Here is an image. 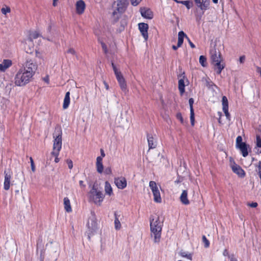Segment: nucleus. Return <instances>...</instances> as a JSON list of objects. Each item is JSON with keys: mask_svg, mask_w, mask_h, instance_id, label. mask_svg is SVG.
<instances>
[{"mask_svg": "<svg viewBox=\"0 0 261 261\" xmlns=\"http://www.w3.org/2000/svg\"><path fill=\"white\" fill-rule=\"evenodd\" d=\"M162 226L163 222L160 221L159 217L150 218L151 237L153 238L154 243H159L160 241Z\"/></svg>", "mask_w": 261, "mask_h": 261, "instance_id": "nucleus-1", "label": "nucleus"}, {"mask_svg": "<svg viewBox=\"0 0 261 261\" xmlns=\"http://www.w3.org/2000/svg\"><path fill=\"white\" fill-rule=\"evenodd\" d=\"M128 0H117L113 3L112 15L116 20H117L120 14L126 10Z\"/></svg>", "mask_w": 261, "mask_h": 261, "instance_id": "nucleus-3", "label": "nucleus"}, {"mask_svg": "<svg viewBox=\"0 0 261 261\" xmlns=\"http://www.w3.org/2000/svg\"><path fill=\"white\" fill-rule=\"evenodd\" d=\"M249 205L252 207H256L257 206V203L256 202H252L249 204Z\"/></svg>", "mask_w": 261, "mask_h": 261, "instance_id": "nucleus-53", "label": "nucleus"}, {"mask_svg": "<svg viewBox=\"0 0 261 261\" xmlns=\"http://www.w3.org/2000/svg\"><path fill=\"white\" fill-rule=\"evenodd\" d=\"M66 163L68 164V168L70 169H71L73 168V163L72 161L70 159H67L66 160Z\"/></svg>", "mask_w": 261, "mask_h": 261, "instance_id": "nucleus-42", "label": "nucleus"}, {"mask_svg": "<svg viewBox=\"0 0 261 261\" xmlns=\"http://www.w3.org/2000/svg\"><path fill=\"white\" fill-rule=\"evenodd\" d=\"M64 208L66 212H71L72 211V208L70 205V200L67 197H65L64 198Z\"/></svg>", "mask_w": 261, "mask_h": 261, "instance_id": "nucleus-25", "label": "nucleus"}, {"mask_svg": "<svg viewBox=\"0 0 261 261\" xmlns=\"http://www.w3.org/2000/svg\"><path fill=\"white\" fill-rule=\"evenodd\" d=\"M62 131L61 128H56L55 133L53 134L54 144L53 151L60 152L62 148Z\"/></svg>", "mask_w": 261, "mask_h": 261, "instance_id": "nucleus-7", "label": "nucleus"}, {"mask_svg": "<svg viewBox=\"0 0 261 261\" xmlns=\"http://www.w3.org/2000/svg\"><path fill=\"white\" fill-rule=\"evenodd\" d=\"M114 182L119 189H124L127 186L126 179L122 176L115 178Z\"/></svg>", "mask_w": 261, "mask_h": 261, "instance_id": "nucleus-12", "label": "nucleus"}, {"mask_svg": "<svg viewBox=\"0 0 261 261\" xmlns=\"http://www.w3.org/2000/svg\"><path fill=\"white\" fill-rule=\"evenodd\" d=\"M115 220H114V224H115V228L116 230H119L121 228V223L120 222V220L119 219V217L120 216V215H118L117 213H115Z\"/></svg>", "mask_w": 261, "mask_h": 261, "instance_id": "nucleus-26", "label": "nucleus"}, {"mask_svg": "<svg viewBox=\"0 0 261 261\" xmlns=\"http://www.w3.org/2000/svg\"><path fill=\"white\" fill-rule=\"evenodd\" d=\"M51 25L48 26V28H47V31H48V32H50V30H51Z\"/></svg>", "mask_w": 261, "mask_h": 261, "instance_id": "nucleus-63", "label": "nucleus"}, {"mask_svg": "<svg viewBox=\"0 0 261 261\" xmlns=\"http://www.w3.org/2000/svg\"><path fill=\"white\" fill-rule=\"evenodd\" d=\"M149 187L152 192L154 201L157 203H161L162 199L160 191L157 187L156 182L154 181H150L149 182Z\"/></svg>", "mask_w": 261, "mask_h": 261, "instance_id": "nucleus-10", "label": "nucleus"}, {"mask_svg": "<svg viewBox=\"0 0 261 261\" xmlns=\"http://www.w3.org/2000/svg\"><path fill=\"white\" fill-rule=\"evenodd\" d=\"M67 53L68 54H71L72 55H74L75 54V51L74 49L72 48H69L67 51Z\"/></svg>", "mask_w": 261, "mask_h": 261, "instance_id": "nucleus-49", "label": "nucleus"}, {"mask_svg": "<svg viewBox=\"0 0 261 261\" xmlns=\"http://www.w3.org/2000/svg\"><path fill=\"white\" fill-rule=\"evenodd\" d=\"M75 6L76 11L77 14H82L84 13L86 8V5L83 0L78 1L76 3Z\"/></svg>", "mask_w": 261, "mask_h": 261, "instance_id": "nucleus-18", "label": "nucleus"}, {"mask_svg": "<svg viewBox=\"0 0 261 261\" xmlns=\"http://www.w3.org/2000/svg\"><path fill=\"white\" fill-rule=\"evenodd\" d=\"M199 63L203 67H206L207 65L206 58L204 56H200L199 57Z\"/></svg>", "mask_w": 261, "mask_h": 261, "instance_id": "nucleus-31", "label": "nucleus"}, {"mask_svg": "<svg viewBox=\"0 0 261 261\" xmlns=\"http://www.w3.org/2000/svg\"><path fill=\"white\" fill-rule=\"evenodd\" d=\"M187 39L188 40V41L190 46L191 47V48H194L195 47V45L191 42V41L190 40V39H189V38L188 36L187 37Z\"/></svg>", "mask_w": 261, "mask_h": 261, "instance_id": "nucleus-47", "label": "nucleus"}, {"mask_svg": "<svg viewBox=\"0 0 261 261\" xmlns=\"http://www.w3.org/2000/svg\"><path fill=\"white\" fill-rule=\"evenodd\" d=\"M139 29L145 41H147L148 38V24L144 22L138 24Z\"/></svg>", "mask_w": 261, "mask_h": 261, "instance_id": "nucleus-11", "label": "nucleus"}, {"mask_svg": "<svg viewBox=\"0 0 261 261\" xmlns=\"http://www.w3.org/2000/svg\"><path fill=\"white\" fill-rule=\"evenodd\" d=\"M222 110L228 120H230V115L228 112V101L227 97L223 96L222 98Z\"/></svg>", "mask_w": 261, "mask_h": 261, "instance_id": "nucleus-13", "label": "nucleus"}, {"mask_svg": "<svg viewBox=\"0 0 261 261\" xmlns=\"http://www.w3.org/2000/svg\"><path fill=\"white\" fill-rule=\"evenodd\" d=\"M79 184H80V186L82 187V188H84L85 187V185L84 184V181L83 180H80L79 181Z\"/></svg>", "mask_w": 261, "mask_h": 261, "instance_id": "nucleus-54", "label": "nucleus"}, {"mask_svg": "<svg viewBox=\"0 0 261 261\" xmlns=\"http://www.w3.org/2000/svg\"><path fill=\"white\" fill-rule=\"evenodd\" d=\"M237 148H239V149L241 150L242 155L244 157H246L248 155V152L246 143H242V144L238 146Z\"/></svg>", "mask_w": 261, "mask_h": 261, "instance_id": "nucleus-24", "label": "nucleus"}, {"mask_svg": "<svg viewBox=\"0 0 261 261\" xmlns=\"http://www.w3.org/2000/svg\"><path fill=\"white\" fill-rule=\"evenodd\" d=\"M256 72L258 73H259L260 75L261 76V68L260 67L257 66L256 67Z\"/></svg>", "mask_w": 261, "mask_h": 261, "instance_id": "nucleus-56", "label": "nucleus"}, {"mask_svg": "<svg viewBox=\"0 0 261 261\" xmlns=\"http://www.w3.org/2000/svg\"><path fill=\"white\" fill-rule=\"evenodd\" d=\"M190 121L192 126L194 125V111H190Z\"/></svg>", "mask_w": 261, "mask_h": 261, "instance_id": "nucleus-37", "label": "nucleus"}, {"mask_svg": "<svg viewBox=\"0 0 261 261\" xmlns=\"http://www.w3.org/2000/svg\"><path fill=\"white\" fill-rule=\"evenodd\" d=\"M32 78L26 72L20 68L15 76L14 84L17 86H24L31 81Z\"/></svg>", "mask_w": 261, "mask_h": 261, "instance_id": "nucleus-4", "label": "nucleus"}, {"mask_svg": "<svg viewBox=\"0 0 261 261\" xmlns=\"http://www.w3.org/2000/svg\"><path fill=\"white\" fill-rule=\"evenodd\" d=\"M246 57L244 55L241 56L239 58V62L240 63L243 64L244 63Z\"/></svg>", "mask_w": 261, "mask_h": 261, "instance_id": "nucleus-46", "label": "nucleus"}, {"mask_svg": "<svg viewBox=\"0 0 261 261\" xmlns=\"http://www.w3.org/2000/svg\"><path fill=\"white\" fill-rule=\"evenodd\" d=\"M111 65L121 89L125 93H126L128 91V90L127 89L126 81L123 76L122 75L121 72L118 70L117 68L113 62H112Z\"/></svg>", "mask_w": 261, "mask_h": 261, "instance_id": "nucleus-9", "label": "nucleus"}, {"mask_svg": "<svg viewBox=\"0 0 261 261\" xmlns=\"http://www.w3.org/2000/svg\"><path fill=\"white\" fill-rule=\"evenodd\" d=\"M89 197L94 203L100 205L104 199V195L102 192L98 190L94 185L89 192Z\"/></svg>", "mask_w": 261, "mask_h": 261, "instance_id": "nucleus-8", "label": "nucleus"}, {"mask_svg": "<svg viewBox=\"0 0 261 261\" xmlns=\"http://www.w3.org/2000/svg\"><path fill=\"white\" fill-rule=\"evenodd\" d=\"M242 143H245L244 142H242V138L241 136H239L237 137L236 139V147H238V146H240Z\"/></svg>", "mask_w": 261, "mask_h": 261, "instance_id": "nucleus-35", "label": "nucleus"}, {"mask_svg": "<svg viewBox=\"0 0 261 261\" xmlns=\"http://www.w3.org/2000/svg\"><path fill=\"white\" fill-rule=\"evenodd\" d=\"M38 68V65L34 60L30 59L29 57H26V62L23 67L20 69L23 71L26 72L32 77L34 75Z\"/></svg>", "mask_w": 261, "mask_h": 261, "instance_id": "nucleus-6", "label": "nucleus"}, {"mask_svg": "<svg viewBox=\"0 0 261 261\" xmlns=\"http://www.w3.org/2000/svg\"><path fill=\"white\" fill-rule=\"evenodd\" d=\"M179 255L182 257L187 258V259H188L190 260H192L193 254L191 253L186 252V251H181L179 252Z\"/></svg>", "mask_w": 261, "mask_h": 261, "instance_id": "nucleus-28", "label": "nucleus"}, {"mask_svg": "<svg viewBox=\"0 0 261 261\" xmlns=\"http://www.w3.org/2000/svg\"><path fill=\"white\" fill-rule=\"evenodd\" d=\"M194 2L197 7L202 11L207 10L210 4V0H194Z\"/></svg>", "mask_w": 261, "mask_h": 261, "instance_id": "nucleus-14", "label": "nucleus"}, {"mask_svg": "<svg viewBox=\"0 0 261 261\" xmlns=\"http://www.w3.org/2000/svg\"><path fill=\"white\" fill-rule=\"evenodd\" d=\"M70 92H67L65 94V97L63 101V108L65 110L67 109L70 104Z\"/></svg>", "mask_w": 261, "mask_h": 261, "instance_id": "nucleus-22", "label": "nucleus"}, {"mask_svg": "<svg viewBox=\"0 0 261 261\" xmlns=\"http://www.w3.org/2000/svg\"><path fill=\"white\" fill-rule=\"evenodd\" d=\"M101 47L105 54H107L108 53V49L107 48V45L104 43H101Z\"/></svg>", "mask_w": 261, "mask_h": 261, "instance_id": "nucleus-45", "label": "nucleus"}, {"mask_svg": "<svg viewBox=\"0 0 261 261\" xmlns=\"http://www.w3.org/2000/svg\"><path fill=\"white\" fill-rule=\"evenodd\" d=\"M44 81L46 82L47 83H49V78L48 77H45V78H44Z\"/></svg>", "mask_w": 261, "mask_h": 261, "instance_id": "nucleus-61", "label": "nucleus"}, {"mask_svg": "<svg viewBox=\"0 0 261 261\" xmlns=\"http://www.w3.org/2000/svg\"><path fill=\"white\" fill-rule=\"evenodd\" d=\"M149 149H154L157 146V142L155 139L150 134L147 135Z\"/></svg>", "mask_w": 261, "mask_h": 261, "instance_id": "nucleus-19", "label": "nucleus"}, {"mask_svg": "<svg viewBox=\"0 0 261 261\" xmlns=\"http://www.w3.org/2000/svg\"><path fill=\"white\" fill-rule=\"evenodd\" d=\"M96 170L98 173H102L103 171L102 163H96Z\"/></svg>", "mask_w": 261, "mask_h": 261, "instance_id": "nucleus-32", "label": "nucleus"}, {"mask_svg": "<svg viewBox=\"0 0 261 261\" xmlns=\"http://www.w3.org/2000/svg\"><path fill=\"white\" fill-rule=\"evenodd\" d=\"M256 167L258 168V174H261V161H259L258 162V164Z\"/></svg>", "mask_w": 261, "mask_h": 261, "instance_id": "nucleus-48", "label": "nucleus"}, {"mask_svg": "<svg viewBox=\"0 0 261 261\" xmlns=\"http://www.w3.org/2000/svg\"><path fill=\"white\" fill-rule=\"evenodd\" d=\"M5 180L4 183V188L5 190H8L10 189V180L11 175L9 172L4 171Z\"/></svg>", "mask_w": 261, "mask_h": 261, "instance_id": "nucleus-17", "label": "nucleus"}, {"mask_svg": "<svg viewBox=\"0 0 261 261\" xmlns=\"http://www.w3.org/2000/svg\"><path fill=\"white\" fill-rule=\"evenodd\" d=\"M102 157H101V156L97 157V158H96V163H102Z\"/></svg>", "mask_w": 261, "mask_h": 261, "instance_id": "nucleus-52", "label": "nucleus"}, {"mask_svg": "<svg viewBox=\"0 0 261 261\" xmlns=\"http://www.w3.org/2000/svg\"><path fill=\"white\" fill-rule=\"evenodd\" d=\"M210 53L212 63L215 66V70L218 74H220L224 68V65L221 64V54L216 48L211 49Z\"/></svg>", "mask_w": 261, "mask_h": 261, "instance_id": "nucleus-2", "label": "nucleus"}, {"mask_svg": "<svg viewBox=\"0 0 261 261\" xmlns=\"http://www.w3.org/2000/svg\"><path fill=\"white\" fill-rule=\"evenodd\" d=\"M189 103L190 105V111H194L193 105L194 103V99L192 98H190L189 100Z\"/></svg>", "mask_w": 261, "mask_h": 261, "instance_id": "nucleus-41", "label": "nucleus"}, {"mask_svg": "<svg viewBox=\"0 0 261 261\" xmlns=\"http://www.w3.org/2000/svg\"><path fill=\"white\" fill-rule=\"evenodd\" d=\"M142 1V0H130L131 4L133 6H138Z\"/></svg>", "mask_w": 261, "mask_h": 261, "instance_id": "nucleus-38", "label": "nucleus"}, {"mask_svg": "<svg viewBox=\"0 0 261 261\" xmlns=\"http://www.w3.org/2000/svg\"><path fill=\"white\" fill-rule=\"evenodd\" d=\"M100 154H101L100 156L102 157V158L105 156V153L102 149H100Z\"/></svg>", "mask_w": 261, "mask_h": 261, "instance_id": "nucleus-55", "label": "nucleus"}, {"mask_svg": "<svg viewBox=\"0 0 261 261\" xmlns=\"http://www.w3.org/2000/svg\"><path fill=\"white\" fill-rule=\"evenodd\" d=\"M58 0H53V5L55 7L57 6V2L58 1Z\"/></svg>", "mask_w": 261, "mask_h": 261, "instance_id": "nucleus-60", "label": "nucleus"}, {"mask_svg": "<svg viewBox=\"0 0 261 261\" xmlns=\"http://www.w3.org/2000/svg\"><path fill=\"white\" fill-rule=\"evenodd\" d=\"M10 11V8L8 7H7L6 8H3L1 10L2 13L5 15H6L8 13H9Z\"/></svg>", "mask_w": 261, "mask_h": 261, "instance_id": "nucleus-39", "label": "nucleus"}, {"mask_svg": "<svg viewBox=\"0 0 261 261\" xmlns=\"http://www.w3.org/2000/svg\"><path fill=\"white\" fill-rule=\"evenodd\" d=\"M87 230L86 233L88 239L90 240L91 237L93 236L97 230V224L96 216L94 212H91L88 221L86 224Z\"/></svg>", "mask_w": 261, "mask_h": 261, "instance_id": "nucleus-5", "label": "nucleus"}, {"mask_svg": "<svg viewBox=\"0 0 261 261\" xmlns=\"http://www.w3.org/2000/svg\"><path fill=\"white\" fill-rule=\"evenodd\" d=\"M202 242L204 243V247L205 248H208L210 246V242L206 239L205 236H203L202 237Z\"/></svg>", "mask_w": 261, "mask_h": 261, "instance_id": "nucleus-33", "label": "nucleus"}, {"mask_svg": "<svg viewBox=\"0 0 261 261\" xmlns=\"http://www.w3.org/2000/svg\"><path fill=\"white\" fill-rule=\"evenodd\" d=\"M223 255L224 256H227L228 257H229V256H231V255H229L228 251V250H227L226 249H225L223 251Z\"/></svg>", "mask_w": 261, "mask_h": 261, "instance_id": "nucleus-50", "label": "nucleus"}, {"mask_svg": "<svg viewBox=\"0 0 261 261\" xmlns=\"http://www.w3.org/2000/svg\"><path fill=\"white\" fill-rule=\"evenodd\" d=\"M104 173L106 174H112V170H111V167H107L104 170Z\"/></svg>", "mask_w": 261, "mask_h": 261, "instance_id": "nucleus-44", "label": "nucleus"}, {"mask_svg": "<svg viewBox=\"0 0 261 261\" xmlns=\"http://www.w3.org/2000/svg\"><path fill=\"white\" fill-rule=\"evenodd\" d=\"M40 36V34L37 31H33L30 33L29 40L32 42L33 39L38 38Z\"/></svg>", "mask_w": 261, "mask_h": 261, "instance_id": "nucleus-30", "label": "nucleus"}, {"mask_svg": "<svg viewBox=\"0 0 261 261\" xmlns=\"http://www.w3.org/2000/svg\"><path fill=\"white\" fill-rule=\"evenodd\" d=\"M176 118L179 120L181 123H184V119L180 113H178L176 114Z\"/></svg>", "mask_w": 261, "mask_h": 261, "instance_id": "nucleus-43", "label": "nucleus"}, {"mask_svg": "<svg viewBox=\"0 0 261 261\" xmlns=\"http://www.w3.org/2000/svg\"><path fill=\"white\" fill-rule=\"evenodd\" d=\"M180 46H178V44H177L176 46V45H172V48L174 49V50H176L178 47H179Z\"/></svg>", "mask_w": 261, "mask_h": 261, "instance_id": "nucleus-58", "label": "nucleus"}, {"mask_svg": "<svg viewBox=\"0 0 261 261\" xmlns=\"http://www.w3.org/2000/svg\"><path fill=\"white\" fill-rule=\"evenodd\" d=\"M103 84H104V85H105V87L106 89L107 90H109V85L108 84V83H107L105 81H104L103 82Z\"/></svg>", "mask_w": 261, "mask_h": 261, "instance_id": "nucleus-57", "label": "nucleus"}, {"mask_svg": "<svg viewBox=\"0 0 261 261\" xmlns=\"http://www.w3.org/2000/svg\"><path fill=\"white\" fill-rule=\"evenodd\" d=\"M140 12L141 16L145 18L151 19L153 18V13L150 9L140 8Z\"/></svg>", "mask_w": 261, "mask_h": 261, "instance_id": "nucleus-16", "label": "nucleus"}, {"mask_svg": "<svg viewBox=\"0 0 261 261\" xmlns=\"http://www.w3.org/2000/svg\"><path fill=\"white\" fill-rule=\"evenodd\" d=\"M31 169L32 170V171L34 172L35 171V165H31Z\"/></svg>", "mask_w": 261, "mask_h": 261, "instance_id": "nucleus-59", "label": "nucleus"}, {"mask_svg": "<svg viewBox=\"0 0 261 261\" xmlns=\"http://www.w3.org/2000/svg\"><path fill=\"white\" fill-rule=\"evenodd\" d=\"M256 143L257 147H261V138L259 136H256Z\"/></svg>", "mask_w": 261, "mask_h": 261, "instance_id": "nucleus-40", "label": "nucleus"}, {"mask_svg": "<svg viewBox=\"0 0 261 261\" xmlns=\"http://www.w3.org/2000/svg\"><path fill=\"white\" fill-rule=\"evenodd\" d=\"M185 87L184 80L182 79H180L178 81V89L181 94L185 92Z\"/></svg>", "mask_w": 261, "mask_h": 261, "instance_id": "nucleus-29", "label": "nucleus"}, {"mask_svg": "<svg viewBox=\"0 0 261 261\" xmlns=\"http://www.w3.org/2000/svg\"><path fill=\"white\" fill-rule=\"evenodd\" d=\"M30 161H31V165L34 164L33 160V159H32V157L30 158Z\"/></svg>", "mask_w": 261, "mask_h": 261, "instance_id": "nucleus-62", "label": "nucleus"}, {"mask_svg": "<svg viewBox=\"0 0 261 261\" xmlns=\"http://www.w3.org/2000/svg\"><path fill=\"white\" fill-rule=\"evenodd\" d=\"M105 191L106 194L111 196L113 194L112 187L108 181L105 182Z\"/></svg>", "mask_w": 261, "mask_h": 261, "instance_id": "nucleus-27", "label": "nucleus"}, {"mask_svg": "<svg viewBox=\"0 0 261 261\" xmlns=\"http://www.w3.org/2000/svg\"><path fill=\"white\" fill-rule=\"evenodd\" d=\"M59 152H57V151H52L51 152V154L55 157V162L56 163H58L60 161L59 159L58 158V155L59 154Z\"/></svg>", "mask_w": 261, "mask_h": 261, "instance_id": "nucleus-36", "label": "nucleus"}, {"mask_svg": "<svg viewBox=\"0 0 261 261\" xmlns=\"http://www.w3.org/2000/svg\"><path fill=\"white\" fill-rule=\"evenodd\" d=\"M187 35L183 32L180 31L178 34V46H181L183 43L184 38L186 37L187 38Z\"/></svg>", "mask_w": 261, "mask_h": 261, "instance_id": "nucleus-23", "label": "nucleus"}, {"mask_svg": "<svg viewBox=\"0 0 261 261\" xmlns=\"http://www.w3.org/2000/svg\"><path fill=\"white\" fill-rule=\"evenodd\" d=\"M218 115H219V117H221V116H222V113L220 112H219L218 113Z\"/></svg>", "mask_w": 261, "mask_h": 261, "instance_id": "nucleus-64", "label": "nucleus"}, {"mask_svg": "<svg viewBox=\"0 0 261 261\" xmlns=\"http://www.w3.org/2000/svg\"><path fill=\"white\" fill-rule=\"evenodd\" d=\"M229 258L230 261H238L237 259L234 257L233 254H231V256H229Z\"/></svg>", "mask_w": 261, "mask_h": 261, "instance_id": "nucleus-51", "label": "nucleus"}, {"mask_svg": "<svg viewBox=\"0 0 261 261\" xmlns=\"http://www.w3.org/2000/svg\"><path fill=\"white\" fill-rule=\"evenodd\" d=\"M231 169L232 171L240 177H244L245 176V172L244 170L235 163L231 165Z\"/></svg>", "mask_w": 261, "mask_h": 261, "instance_id": "nucleus-15", "label": "nucleus"}, {"mask_svg": "<svg viewBox=\"0 0 261 261\" xmlns=\"http://www.w3.org/2000/svg\"><path fill=\"white\" fill-rule=\"evenodd\" d=\"M180 3L185 5L188 9H190L192 7V3L189 1H180Z\"/></svg>", "mask_w": 261, "mask_h": 261, "instance_id": "nucleus-34", "label": "nucleus"}, {"mask_svg": "<svg viewBox=\"0 0 261 261\" xmlns=\"http://www.w3.org/2000/svg\"><path fill=\"white\" fill-rule=\"evenodd\" d=\"M180 200L181 202L185 205H188L190 203L188 199V191L183 190L180 196Z\"/></svg>", "mask_w": 261, "mask_h": 261, "instance_id": "nucleus-20", "label": "nucleus"}, {"mask_svg": "<svg viewBox=\"0 0 261 261\" xmlns=\"http://www.w3.org/2000/svg\"><path fill=\"white\" fill-rule=\"evenodd\" d=\"M12 65V61L10 60H4L0 64V71H5Z\"/></svg>", "mask_w": 261, "mask_h": 261, "instance_id": "nucleus-21", "label": "nucleus"}]
</instances>
